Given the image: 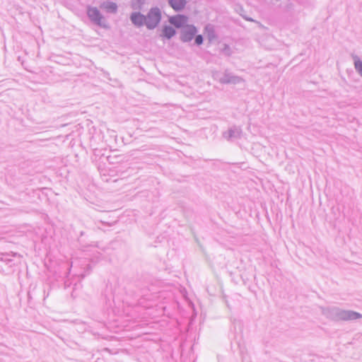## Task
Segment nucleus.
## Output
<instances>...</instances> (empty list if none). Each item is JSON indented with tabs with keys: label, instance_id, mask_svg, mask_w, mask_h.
<instances>
[{
	"label": "nucleus",
	"instance_id": "9",
	"mask_svg": "<svg viewBox=\"0 0 362 362\" xmlns=\"http://www.w3.org/2000/svg\"><path fill=\"white\" fill-rule=\"evenodd\" d=\"M354 65H355V68L362 75V62L359 59H358L357 57H355L354 58Z\"/></svg>",
	"mask_w": 362,
	"mask_h": 362
},
{
	"label": "nucleus",
	"instance_id": "6",
	"mask_svg": "<svg viewBox=\"0 0 362 362\" xmlns=\"http://www.w3.org/2000/svg\"><path fill=\"white\" fill-rule=\"evenodd\" d=\"M101 7L107 12L114 13L117 11V6L114 2H107L103 4Z\"/></svg>",
	"mask_w": 362,
	"mask_h": 362
},
{
	"label": "nucleus",
	"instance_id": "2",
	"mask_svg": "<svg viewBox=\"0 0 362 362\" xmlns=\"http://www.w3.org/2000/svg\"><path fill=\"white\" fill-rule=\"evenodd\" d=\"M187 17L184 15H176L169 18L170 23L177 28L185 27L187 24Z\"/></svg>",
	"mask_w": 362,
	"mask_h": 362
},
{
	"label": "nucleus",
	"instance_id": "5",
	"mask_svg": "<svg viewBox=\"0 0 362 362\" xmlns=\"http://www.w3.org/2000/svg\"><path fill=\"white\" fill-rule=\"evenodd\" d=\"M168 2L175 11L183 9L186 5V0H168Z\"/></svg>",
	"mask_w": 362,
	"mask_h": 362
},
{
	"label": "nucleus",
	"instance_id": "10",
	"mask_svg": "<svg viewBox=\"0 0 362 362\" xmlns=\"http://www.w3.org/2000/svg\"><path fill=\"white\" fill-rule=\"evenodd\" d=\"M360 317H361V315L358 313L352 312L349 314L348 318L349 319H357V318H359Z\"/></svg>",
	"mask_w": 362,
	"mask_h": 362
},
{
	"label": "nucleus",
	"instance_id": "8",
	"mask_svg": "<svg viewBox=\"0 0 362 362\" xmlns=\"http://www.w3.org/2000/svg\"><path fill=\"white\" fill-rule=\"evenodd\" d=\"M163 33L167 38H170L175 34V30L169 26H165L163 30Z\"/></svg>",
	"mask_w": 362,
	"mask_h": 362
},
{
	"label": "nucleus",
	"instance_id": "12",
	"mask_svg": "<svg viewBox=\"0 0 362 362\" xmlns=\"http://www.w3.org/2000/svg\"><path fill=\"white\" fill-rule=\"evenodd\" d=\"M205 32L208 33V35H209V37H213V33L214 32H213V30L210 27L206 26L205 28Z\"/></svg>",
	"mask_w": 362,
	"mask_h": 362
},
{
	"label": "nucleus",
	"instance_id": "11",
	"mask_svg": "<svg viewBox=\"0 0 362 362\" xmlns=\"http://www.w3.org/2000/svg\"><path fill=\"white\" fill-rule=\"evenodd\" d=\"M203 42V37L201 35H197L195 37V43L198 45H201Z\"/></svg>",
	"mask_w": 362,
	"mask_h": 362
},
{
	"label": "nucleus",
	"instance_id": "4",
	"mask_svg": "<svg viewBox=\"0 0 362 362\" xmlns=\"http://www.w3.org/2000/svg\"><path fill=\"white\" fill-rule=\"evenodd\" d=\"M88 15L89 18L98 23H100L102 17L100 16V13L99 11L96 8H90L88 10Z\"/></svg>",
	"mask_w": 362,
	"mask_h": 362
},
{
	"label": "nucleus",
	"instance_id": "3",
	"mask_svg": "<svg viewBox=\"0 0 362 362\" xmlns=\"http://www.w3.org/2000/svg\"><path fill=\"white\" fill-rule=\"evenodd\" d=\"M197 33V29L193 25H187L182 34V40L185 42L190 41Z\"/></svg>",
	"mask_w": 362,
	"mask_h": 362
},
{
	"label": "nucleus",
	"instance_id": "1",
	"mask_svg": "<svg viewBox=\"0 0 362 362\" xmlns=\"http://www.w3.org/2000/svg\"><path fill=\"white\" fill-rule=\"evenodd\" d=\"M161 18L160 11L158 8H153L148 16L145 17V23L148 28H155L160 22Z\"/></svg>",
	"mask_w": 362,
	"mask_h": 362
},
{
	"label": "nucleus",
	"instance_id": "7",
	"mask_svg": "<svg viewBox=\"0 0 362 362\" xmlns=\"http://www.w3.org/2000/svg\"><path fill=\"white\" fill-rule=\"evenodd\" d=\"M132 22L136 25H141L145 23V16L140 13H134L132 16Z\"/></svg>",
	"mask_w": 362,
	"mask_h": 362
}]
</instances>
